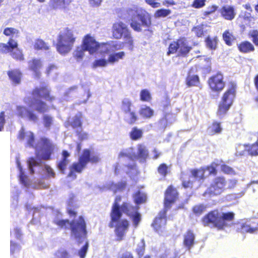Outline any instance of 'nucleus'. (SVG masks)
Instances as JSON below:
<instances>
[{
  "instance_id": "nucleus-29",
  "label": "nucleus",
  "mask_w": 258,
  "mask_h": 258,
  "mask_svg": "<svg viewBox=\"0 0 258 258\" xmlns=\"http://www.w3.org/2000/svg\"><path fill=\"white\" fill-rule=\"evenodd\" d=\"M238 50L243 53H248L255 50L253 45L249 41L245 40L237 45Z\"/></svg>"
},
{
  "instance_id": "nucleus-44",
  "label": "nucleus",
  "mask_w": 258,
  "mask_h": 258,
  "mask_svg": "<svg viewBox=\"0 0 258 258\" xmlns=\"http://www.w3.org/2000/svg\"><path fill=\"white\" fill-rule=\"evenodd\" d=\"M186 82L188 87L197 86L200 84V79L198 75H189L186 77Z\"/></svg>"
},
{
  "instance_id": "nucleus-60",
  "label": "nucleus",
  "mask_w": 258,
  "mask_h": 258,
  "mask_svg": "<svg viewBox=\"0 0 258 258\" xmlns=\"http://www.w3.org/2000/svg\"><path fill=\"white\" fill-rule=\"evenodd\" d=\"M20 246L19 244L11 240L10 242V252L11 254H13L16 251L19 250Z\"/></svg>"
},
{
  "instance_id": "nucleus-18",
  "label": "nucleus",
  "mask_w": 258,
  "mask_h": 258,
  "mask_svg": "<svg viewBox=\"0 0 258 258\" xmlns=\"http://www.w3.org/2000/svg\"><path fill=\"white\" fill-rule=\"evenodd\" d=\"M167 211V210L163 209V211L160 212L152 224V226L154 230L158 233L162 232L166 224Z\"/></svg>"
},
{
  "instance_id": "nucleus-54",
  "label": "nucleus",
  "mask_w": 258,
  "mask_h": 258,
  "mask_svg": "<svg viewBox=\"0 0 258 258\" xmlns=\"http://www.w3.org/2000/svg\"><path fill=\"white\" fill-rule=\"evenodd\" d=\"M221 170L225 174H234L235 171L234 169L229 166L223 164L221 165Z\"/></svg>"
},
{
  "instance_id": "nucleus-34",
  "label": "nucleus",
  "mask_w": 258,
  "mask_h": 258,
  "mask_svg": "<svg viewBox=\"0 0 258 258\" xmlns=\"http://www.w3.org/2000/svg\"><path fill=\"white\" fill-rule=\"evenodd\" d=\"M219 164L217 162H212L210 165L203 167L205 172L206 171L209 172V175L215 176L217 174V168L219 167Z\"/></svg>"
},
{
  "instance_id": "nucleus-59",
  "label": "nucleus",
  "mask_w": 258,
  "mask_h": 258,
  "mask_svg": "<svg viewBox=\"0 0 258 258\" xmlns=\"http://www.w3.org/2000/svg\"><path fill=\"white\" fill-rule=\"evenodd\" d=\"M19 168L20 170V173L19 175V178L21 182L25 185L28 184V177L22 171V167L19 165Z\"/></svg>"
},
{
  "instance_id": "nucleus-31",
  "label": "nucleus",
  "mask_w": 258,
  "mask_h": 258,
  "mask_svg": "<svg viewBox=\"0 0 258 258\" xmlns=\"http://www.w3.org/2000/svg\"><path fill=\"white\" fill-rule=\"evenodd\" d=\"M191 176L197 181H204L206 178L203 167L200 168L191 169L190 170Z\"/></svg>"
},
{
  "instance_id": "nucleus-48",
  "label": "nucleus",
  "mask_w": 258,
  "mask_h": 258,
  "mask_svg": "<svg viewBox=\"0 0 258 258\" xmlns=\"http://www.w3.org/2000/svg\"><path fill=\"white\" fill-rule=\"evenodd\" d=\"M171 12L169 9H161L155 11L154 16L156 18L165 17L170 14Z\"/></svg>"
},
{
  "instance_id": "nucleus-27",
  "label": "nucleus",
  "mask_w": 258,
  "mask_h": 258,
  "mask_svg": "<svg viewBox=\"0 0 258 258\" xmlns=\"http://www.w3.org/2000/svg\"><path fill=\"white\" fill-rule=\"evenodd\" d=\"M7 75L11 81L15 85L21 83L22 73L18 69H12L7 72Z\"/></svg>"
},
{
  "instance_id": "nucleus-4",
  "label": "nucleus",
  "mask_w": 258,
  "mask_h": 258,
  "mask_svg": "<svg viewBox=\"0 0 258 258\" xmlns=\"http://www.w3.org/2000/svg\"><path fill=\"white\" fill-rule=\"evenodd\" d=\"M53 223L62 229L68 228V225H70L72 235L79 243L82 242L81 239L86 238L87 237L86 223L82 216H80L77 220H73L71 221L69 219H60L54 220Z\"/></svg>"
},
{
  "instance_id": "nucleus-25",
  "label": "nucleus",
  "mask_w": 258,
  "mask_h": 258,
  "mask_svg": "<svg viewBox=\"0 0 258 258\" xmlns=\"http://www.w3.org/2000/svg\"><path fill=\"white\" fill-rule=\"evenodd\" d=\"M137 149L136 158L140 162H146L149 156V151L147 147L144 144H139L137 145Z\"/></svg>"
},
{
  "instance_id": "nucleus-9",
  "label": "nucleus",
  "mask_w": 258,
  "mask_h": 258,
  "mask_svg": "<svg viewBox=\"0 0 258 258\" xmlns=\"http://www.w3.org/2000/svg\"><path fill=\"white\" fill-rule=\"evenodd\" d=\"M192 49V46L189 44L187 38L180 37L170 43L167 54L177 53V56L186 57Z\"/></svg>"
},
{
  "instance_id": "nucleus-57",
  "label": "nucleus",
  "mask_w": 258,
  "mask_h": 258,
  "mask_svg": "<svg viewBox=\"0 0 258 258\" xmlns=\"http://www.w3.org/2000/svg\"><path fill=\"white\" fill-rule=\"evenodd\" d=\"M206 0H194L191 4V7L196 9L203 8L205 5Z\"/></svg>"
},
{
  "instance_id": "nucleus-41",
  "label": "nucleus",
  "mask_w": 258,
  "mask_h": 258,
  "mask_svg": "<svg viewBox=\"0 0 258 258\" xmlns=\"http://www.w3.org/2000/svg\"><path fill=\"white\" fill-rule=\"evenodd\" d=\"M140 114L144 118H150L154 114V111L148 106L141 107L139 110Z\"/></svg>"
},
{
  "instance_id": "nucleus-61",
  "label": "nucleus",
  "mask_w": 258,
  "mask_h": 258,
  "mask_svg": "<svg viewBox=\"0 0 258 258\" xmlns=\"http://www.w3.org/2000/svg\"><path fill=\"white\" fill-rule=\"evenodd\" d=\"M124 157L130 159H132L133 158L132 154L130 153L127 150H122L119 153L118 155V158L120 159Z\"/></svg>"
},
{
  "instance_id": "nucleus-10",
  "label": "nucleus",
  "mask_w": 258,
  "mask_h": 258,
  "mask_svg": "<svg viewBox=\"0 0 258 258\" xmlns=\"http://www.w3.org/2000/svg\"><path fill=\"white\" fill-rule=\"evenodd\" d=\"M235 96L236 87L232 85L224 92L218 105L217 115L219 117H223L227 113L232 106Z\"/></svg>"
},
{
  "instance_id": "nucleus-15",
  "label": "nucleus",
  "mask_w": 258,
  "mask_h": 258,
  "mask_svg": "<svg viewBox=\"0 0 258 258\" xmlns=\"http://www.w3.org/2000/svg\"><path fill=\"white\" fill-rule=\"evenodd\" d=\"M208 84L210 89L214 92L220 93L225 87L223 74L220 72L211 76L208 79Z\"/></svg>"
},
{
  "instance_id": "nucleus-1",
  "label": "nucleus",
  "mask_w": 258,
  "mask_h": 258,
  "mask_svg": "<svg viewBox=\"0 0 258 258\" xmlns=\"http://www.w3.org/2000/svg\"><path fill=\"white\" fill-rule=\"evenodd\" d=\"M121 200L120 196L115 197L110 213V221L109 223L110 228L114 227L117 241L123 239L130 227L129 221L126 219L121 218L122 213L131 219L133 225L135 228L138 226L142 220L141 214L139 212V207L134 206L128 202H123L120 206Z\"/></svg>"
},
{
  "instance_id": "nucleus-36",
  "label": "nucleus",
  "mask_w": 258,
  "mask_h": 258,
  "mask_svg": "<svg viewBox=\"0 0 258 258\" xmlns=\"http://www.w3.org/2000/svg\"><path fill=\"white\" fill-rule=\"evenodd\" d=\"M157 170L159 174L163 179H165L167 175L170 173L169 167L164 163L159 164L157 168Z\"/></svg>"
},
{
  "instance_id": "nucleus-11",
  "label": "nucleus",
  "mask_w": 258,
  "mask_h": 258,
  "mask_svg": "<svg viewBox=\"0 0 258 258\" xmlns=\"http://www.w3.org/2000/svg\"><path fill=\"white\" fill-rule=\"evenodd\" d=\"M18 43L14 39L10 38L7 43H0V53L10 55L17 61H23L25 59L23 51L18 48Z\"/></svg>"
},
{
  "instance_id": "nucleus-40",
  "label": "nucleus",
  "mask_w": 258,
  "mask_h": 258,
  "mask_svg": "<svg viewBox=\"0 0 258 258\" xmlns=\"http://www.w3.org/2000/svg\"><path fill=\"white\" fill-rule=\"evenodd\" d=\"M19 30L13 27H7L3 31L4 35L12 39L19 37Z\"/></svg>"
},
{
  "instance_id": "nucleus-22",
  "label": "nucleus",
  "mask_w": 258,
  "mask_h": 258,
  "mask_svg": "<svg viewBox=\"0 0 258 258\" xmlns=\"http://www.w3.org/2000/svg\"><path fill=\"white\" fill-rule=\"evenodd\" d=\"M29 69L32 71L34 77L39 79L41 77L40 69L42 67L41 60L38 58H33L28 62Z\"/></svg>"
},
{
  "instance_id": "nucleus-50",
  "label": "nucleus",
  "mask_w": 258,
  "mask_h": 258,
  "mask_svg": "<svg viewBox=\"0 0 258 258\" xmlns=\"http://www.w3.org/2000/svg\"><path fill=\"white\" fill-rule=\"evenodd\" d=\"M248 37L251 39L252 42L256 46H258V30H252L248 33Z\"/></svg>"
},
{
  "instance_id": "nucleus-28",
  "label": "nucleus",
  "mask_w": 258,
  "mask_h": 258,
  "mask_svg": "<svg viewBox=\"0 0 258 258\" xmlns=\"http://www.w3.org/2000/svg\"><path fill=\"white\" fill-rule=\"evenodd\" d=\"M222 131L221 123L217 120H214L207 128L208 135L211 136L220 134Z\"/></svg>"
},
{
  "instance_id": "nucleus-35",
  "label": "nucleus",
  "mask_w": 258,
  "mask_h": 258,
  "mask_svg": "<svg viewBox=\"0 0 258 258\" xmlns=\"http://www.w3.org/2000/svg\"><path fill=\"white\" fill-rule=\"evenodd\" d=\"M223 39L228 46H231L233 42L236 40V37L229 30H225L222 34Z\"/></svg>"
},
{
  "instance_id": "nucleus-58",
  "label": "nucleus",
  "mask_w": 258,
  "mask_h": 258,
  "mask_svg": "<svg viewBox=\"0 0 258 258\" xmlns=\"http://www.w3.org/2000/svg\"><path fill=\"white\" fill-rule=\"evenodd\" d=\"M218 9V7L216 5H212L208 7L207 10L203 13V15L205 17H208L210 15L215 13Z\"/></svg>"
},
{
  "instance_id": "nucleus-51",
  "label": "nucleus",
  "mask_w": 258,
  "mask_h": 258,
  "mask_svg": "<svg viewBox=\"0 0 258 258\" xmlns=\"http://www.w3.org/2000/svg\"><path fill=\"white\" fill-rule=\"evenodd\" d=\"M108 62V59L107 60H106L105 59H96L92 63V68L95 69L97 67H105L107 64Z\"/></svg>"
},
{
  "instance_id": "nucleus-62",
  "label": "nucleus",
  "mask_w": 258,
  "mask_h": 258,
  "mask_svg": "<svg viewBox=\"0 0 258 258\" xmlns=\"http://www.w3.org/2000/svg\"><path fill=\"white\" fill-rule=\"evenodd\" d=\"M192 30L194 31L196 35L198 37H201L204 35L203 28L200 26L194 27Z\"/></svg>"
},
{
  "instance_id": "nucleus-5",
  "label": "nucleus",
  "mask_w": 258,
  "mask_h": 258,
  "mask_svg": "<svg viewBox=\"0 0 258 258\" xmlns=\"http://www.w3.org/2000/svg\"><path fill=\"white\" fill-rule=\"evenodd\" d=\"M100 158L97 155L91 156V151L88 149H85L83 151L82 154L80 156L78 161L74 162L69 167V172L68 174V177L73 179L77 178L76 173H80L86 168L89 162L91 163H97L99 161Z\"/></svg>"
},
{
  "instance_id": "nucleus-13",
  "label": "nucleus",
  "mask_w": 258,
  "mask_h": 258,
  "mask_svg": "<svg viewBox=\"0 0 258 258\" xmlns=\"http://www.w3.org/2000/svg\"><path fill=\"white\" fill-rule=\"evenodd\" d=\"M132 101L128 99H124L121 101V109L126 115L124 119L128 125L136 123L139 119L137 112L132 109Z\"/></svg>"
},
{
  "instance_id": "nucleus-63",
  "label": "nucleus",
  "mask_w": 258,
  "mask_h": 258,
  "mask_svg": "<svg viewBox=\"0 0 258 258\" xmlns=\"http://www.w3.org/2000/svg\"><path fill=\"white\" fill-rule=\"evenodd\" d=\"M156 1L157 0H145V2L152 8H156L161 6L160 3L156 2Z\"/></svg>"
},
{
  "instance_id": "nucleus-47",
  "label": "nucleus",
  "mask_w": 258,
  "mask_h": 258,
  "mask_svg": "<svg viewBox=\"0 0 258 258\" xmlns=\"http://www.w3.org/2000/svg\"><path fill=\"white\" fill-rule=\"evenodd\" d=\"M53 122V117L48 114H44L42 116V123L46 129H50Z\"/></svg>"
},
{
  "instance_id": "nucleus-55",
  "label": "nucleus",
  "mask_w": 258,
  "mask_h": 258,
  "mask_svg": "<svg viewBox=\"0 0 258 258\" xmlns=\"http://www.w3.org/2000/svg\"><path fill=\"white\" fill-rule=\"evenodd\" d=\"M54 255L57 258H69L68 252L66 250L62 249L57 250L55 252Z\"/></svg>"
},
{
  "instance_id": "nucleus-12",
  "label": "nucleus",
  "mask_w": 258,
  "mask_h": 258,
  "mask_svg": "<svg viewBox=\"0 0 258 258\" xmlns=\"http://www.w3.org/2000/svg\"><path fill=\"white\" fill-rule=\"evenodd\" d=\"M227 181L223 176L215 177L203 195L210 197L220 195L226 189Z\"/></svg>"
},
{
  "instance_id": "nucleus-6",
  "label": "nucleus",
  "mask_w": 258,
  "mask_h": 258,
  "mask_svg": "<svg viewBox=\"0 0 258 258\" xmlns=\"http://www.w3.org/2000/svg\"><path fill=\"white\" fill-rule=\"evenodd\" d=\"M128 17L131 18L130 26L132 28L137 32L142 31V26L148 28L152 26V17L148 12L139 14L138 10L130 9L127 11Z\"/></svg>"
},
{
  "instance_id": "nucleus-43",
  "label": "nucleus",
  "mask_w": 258,
  "mask_h": 258,
  "mask_svg": "<svg viewBox=\"0 0 258 258\" xmlns=\"http://www.w3.org/2000/svg\"><path fill=\"white\" fill-rule=\"evenodd\" d=\"M218 38L217 37H211L208 36L205 39L206 46L208 48L211 50H215L217 47Z\"/></svg>"
},
{
  "instance_id": "nucleus-7",
  "label": "nucleus",
  "mask_w": 258,
  "mask_h": 258,
  "mask_svg": "<svg viewBox=\"0 0 258 258\" xmlns=\"http://www.w3.org/2000/svg\"><path fill=\"white\" fill-rule=\"evenodd\" d=\"M76 39L73 31L68 27L66 28L63 32L58 35L55 44L57 51L62 55L67 54L72 49Z\"/></svg>"
},
{
  "instance_id": "nucleus-17",
  "label": "nucleus",
  "mask_w": 258,
  "mask_h": 258,
  "mask_svg": "<svg viewBox=\"0 0 258 258\" xmlns=\"http://www.w3.org/2000/svg\"><path fill=\"white\" fill-rule=\"evenodd\" d=\"M237 231L241 233H255L258 231V222L250 220L237 223Z\"/></svg>"
},
{
  "instance_id": "nucleus-3",
  "label": "nucleus",
  "mask_w": 258,
  "mask_h": 258,
  "mask_svg": "<svg viewBox=\"0 0 258 258\" xmlns=\"http://www.w3.org/2000/svg\"><path fill=\"white\" fill-rule=\"evenodd\" d=\"M235 214L233 212L220 213L216 209L210 211L201 219V222L204 226L212 225L218 230H223L227 226V222L234 220Z\"/></svg>"
},
{
  "instance_id": "nucleus-39",
  "label": "nucleus",
  "mask_w": 258,
  "mask_h": 258,
  "mask_svg": "<svg viewBox=\"0 0 258 258\" xmlns=\"http://www.w3.org/2000/svg\"><path fill=\"white\" fill-rule=\"evenodd\" d=\"M125 56L124 51H120L110 54L108 57V63H114L122 59Z\"/></svg>"
},
{
  "instance_id": "nucleus-30",
  "label": "nucleus",
  "mask_w": 258,
  "mask_h": 258,
  "mask_svg": "<svg viewBox=\"0 0 258 258\" xmlns=\"http://www.w3.org/2000/svg\"><path fill=\"white\" fill-rule=\"evenodd\" d=\"M62 158L57 163V168L62 173H64L67 166L69 162L68 158L70 156L69 153L67 150H63L61 153Z\"/></svg>"
},
{
  "instance_id": "nucleus-52",
  "label": "nucleus",
  "mask_w": 258,
  "mask_h": 258,
  "mask_svg": "<svg viewBox=\"0 0 258 258\" xmlns=\"http://www.w3.org/2000/svg\"><path fill=\"white\" fill-rule=\"evenodd\" d=\"M26 136L27 137V144L28 146L33 148H36L34 146L35 137L34 134L32 132H29L27 133Z\"/></svg>"
},
{
  "instance_id": "nucleus-42",
  "label": "nucleus",
  "mask_w": 258,
  "mask_h": 258,
  "mask_svg": "<svg viewBox=\"0 0 258 258\" xmlns=\"http://www.w3.org/2000/svg\"><path fill=\"white\" fill-rule=\"evenodd\" d=\"M124 40V43L126 44L129 49L132 50L134 48V39L130 30L128 31L122 37Z\"/></svg>"
},
{
  "instance_id": "nucleus-49",
  "label": "nucleus",
  "mask_w": 258,
  "mask_h": 258,
  "mask_svg": "<svg viewBox=\"0 0 258 258\" xmlns=\"http://www.w3.org/2000/svg\"><path fill=\"white\" fill-rule=\"evenodd\" d=\"M206 209V206L203 204H199L194 206L192 210L193 213L197 215H201Z\"/></svg>"
},
{
  "instance_id": "nucleus-21",
  "label": "nucleus",
  "mask_w": 258,
  "mask_h": 258,
  "mask_svg": "<svg viewBox=\"0 0 258 258\" xmlns=\"http://www.w3.org/2000/svg\"><path fill=\"white\" fill-rule=\"evenodd\" d=\"M83 115L81 112H78L72 118L71 121H68L66 123V127L71 126L73 129L78 130L82 129Z\"/></svg>"
},
{
  "instance_id": "nucleus-24",
  "label": "nucleus",
  "mask_w": 258,
  "mask_h": 258,
  "mask_svg": "<svg viewBox=\"0 0 258 258\" xmlns=\"http://www.w3.org/2000/svg\"><path fill=\"white\" fill-rule=\"evenodd\" d=\"M195 235L193 230H187L183 235V245L189 250L195 244Z\"/></svg>"
},
{
  "instance_id": "nucleus-32",
  "label": "nucleus",
  "mask_w": 258,
  "mask_h": 258,
  "mask_svg": "<svg viewBox=\"0 0 258 258\" xmlns=\"http://www.w3.org/2000/svg\"><path fill=\"white\" fill-rule=\"evenodd\" d=\"M245 150L251 156H258V137L256 141L251 144L244 145Z\"/></svg>"
},
{
  "instance_id": "nucleus-23",
  "label": "nucleus",
  "mask_w": 258,
  "mask_h": 258,
  "mask_svg": "<svg viewBox=\"0 0 258 258\" xmlns=\"http://www.w3.org/2000/svg\"><path fill=\"white\" fill-rule=\"evenodd\" d=\"M73 0H49L48 7L51 10L66 9Z\"/></svg>"
},
{
  "instance_id": "nucleus-45",
  "label": "nucleus",
  "mask_w": 258,
  "mask_h": 258,
  "mask_svg": "<svg viewBox=\"0 0 258 258\" xmlns=\"http://www.w3.org/2000/svg\"><path fill=\"white\" fill-rule=\"evenodd\" d=\"M152 99L151 94L148 90L144 89L141 90L140 93V99L141 101L150 102Z\"/></svg>"
},
{
  "instance_id": "nucleus-2",
  "label": "nucleus",
  "mask_w": 258,
  "mask_h": 258,
  "mask_svg": "<svg viewBox=\"0 0 258 258\" xmlns=\"http://www.w3.org/2000/svg\"><path fill=\"white\" fill-rule=\"evenodd\" d=\"M30 94L31 97H25L23 102L29 107H34L35 110L40 113H44L49 110L46 102L51 103L56 100L46 85L34 88Z\"/></svg>"
},
{
  "instance_id": "nucleus-16",
  "label": "nucleus",
  "mask_w": 258,
  "mask_h": 258,
  "mask_svg": "<svg viewBox=\"0 0 258 258\" xmlns=\"http://www.w3.org/2000/svg\"><path fill=\"white\" fill-rule=\"evenodd\" d=\"M39 143L43 150L41 158L43 160H48L51 159V156L53 153L54 145L51 140L45 137L40 138Z\"/></svg>"
},
{
  "instance_id": "nucleus-53",
  "label": "nucleus",
  "mask_w": 258,
  "mask_h": 258,
  "mask_svg": "<svg viewBox=\"0 0 258 258\" xmlns=\"http://www.w3.org/2000/svg\"><path fill=\"white\" fill-rule=\"evenodd\" d=\"M80 130V131L76 130L75 131L76 135L78 137V139L80 141H83L88 140L89 137L88 134L86 132H83L82 129Z\"/></svg>"
},
{
  "instance_id": "nucleus-26",
  "label": "nucleus",
  "mask_w": 258,
  "mask_h": 258,
  "mask_svg": "<svg viewBox=\"0 0 258 258\" xmlns=\"http://www.w3.org/2000/svg\"><path fill=\"white\" fill-rule=\"evenodd\" d=\"M221 16L227 20L231 21L235 17L236 13L232 6H224L220 10Z\"/></svg>"
},
{
  "instance_id": "nucleus-20",
  "label": "nucleus",
  "mask_w": 258,
  "mask_h": 258,
  "mask_svg": "<svg viewBox=\"0 0 258 258\" xmlns=\"http://www.w3.org/2000/svg\"><path fill=\"white\" fill-rule=\"evenodd\" d=\"M17 115L18 116L24 117L26 116L27 119L33 122L38 120V115L32 110L28 109L24 106H18L16 108Z\"/></svg>"
},
{
  "instance_id": "nucleus-56",
  "label": "nucleus",
  "mask_w": 258,
  "mask_h": 258,
  "mask_svg": "<svg viewBox=\"0 0 258 258\" xmlns=\"http://www.w3.org/2000/svg\"><path fill=\"white\" fill-rule=\"evenodd\" d=\"M89 247L88 242H87L86 243L82 246V247L79 250L78 254L80 258H85L86 255V253L88 251Z\"/></svg>"
},
{
  "instance_id": "nucleus-64",
  "label": "nucleus",
  "mask_w": 258,
  "mask_h": 258,
  "mask_svg": "<svg viewBox=\"0 0 258 258\" xmlns=\"http://www.w3.org/2000/svg\"><path fill=\"white\" fill-rule=\"evenodd\" d=\"M126 185V183L125 181L119 182L114 185V187L116 190L121 191L123 190Z\"/></svg>"
},
{
  "instance_id": "nucleus-33",
  "label": "nucleus",
  "mask_w": 258,
  "mask_h": 258,
  "mask_svg": "<svg viewBox=\"0 0 258 258\" xmlns=\"http://www.w3.org/2000/svg\"><path fill=\"white\" fill-rule=\"evenodd\" d=\"M134 202L136 204V206L146 203L147 201L146 194L140 190L136 191L133 195Z\"/></svg>"
},
{
  "instance_id": "nucleus-38",
  "label": "nucleus",
  "mask_w": 258,
  "mask_h": 258,
  "mask_svg": "<svg viewBox=\"0 0 258 258\" xmlns=\"http://www.w3.org/2000/svg\"><path fill=\"white\" fill-rule=\"evenodd\" d=\"M143 131L141 129L137 127H133L130 132L129 136L130 139L133 141H137L141 139L143 137Z\"/></svg>"
},
{
  "instance_id": "nucleus-46",
  "label": "nucleus",
  "mask_w": 258,
  "mask_h": 258,
  "mask_svg": "<svg viewBox=\"0 0 258 258\" xmlns=\"http://www.w3.org/2000/svg\"><path fill=\"white\" fill-rule=\"evenodd\" d=\"M86 50L82 46L77 47L74 52V58L78 61L82 60L84 56V52Z\"/></svg>"
},
{
  "instance_id": "nucleus-8",
  "label": "nucleus",
  "mask_w": 258,
  "mask_h": 258,
  "mask_svg": "<svg viewBox=\"0 0 258 258\" xmlns=\"http://www.w3.org/2000/svg\"><path fill=\"white\" fill-rule=\"evenodd\" d=\"M82 46L88 51L90 54L100 53L101 55L108 54L110 52L108 44L99 43L95 38L90 34L85 35L82 40Z\"/></svg>"
},
{
  "instance_id": "nucleus-37",
  "label": "nucleus",
  "mask_w": 258,
  "mask_h": 258,
  "mask_svg": "<svg viewBox=\"0 0 258 258\" xmlns=\"http://www.w3.org/2000/svg\"><path fill=\"white\" fill-rule=\"evenodd\" d=\"M33 48L36 50H48L49 46L43 40L38 38L35 40Z\"/></svg>"
},
{
  "instance_id": "nucleus-14",
  "label": "nucleus",
  "mask_w": 258,
  "mask_h": 258,
  "mask_svg": "<svg viewBox=\"0 0 258 258\" xmlns=\"http://www.w3.org/2000/svg\"><path fill=\"white\" fill-rule=\"evenodd\" d=\"M179 194L173 185H168L164 192V209L168 210L178 199Z\"/></svg>"
},
{
  "instance_id": "nucleus-19",
  "label": "nucleus",
  "mask_w": 258,
  "mask_h": 258,
  "mask_svg": "<svg viewBox=\"0 0 258 258\" xmlns=\"http://www.w3.org/2000/svg\"><path fill=\"white\" fill-rule=\"evenodd\" d=\"M127 26L122 22L114 23L112 27V35L114 39H120L129 31Z\"/></svg>"
}]
</instances>
